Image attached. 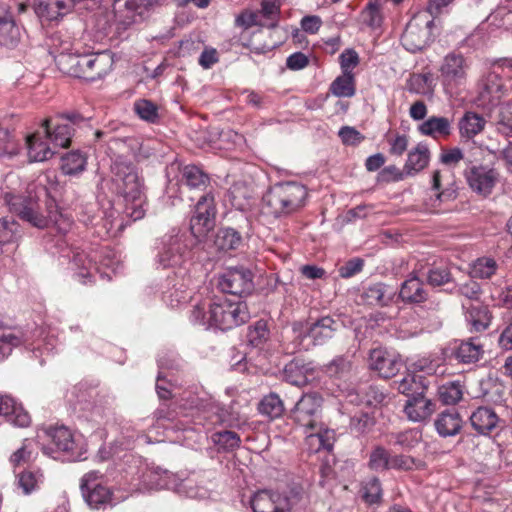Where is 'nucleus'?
Here are the masks:
<instances>
[{"instance_id":"nucleus-1","label":"nucleus","mask_w":512,"mask_h":512,"mask_svg":"<svg viewBox=\"0 0 512 512\" xmlns=\"http://www.w3.org/2000/svg\"><path fill=\"white\" fill-rule=\"evenodd\" d=\"M112 181L125 199V213L133 221L146 213L143 181L136 167L125 157L116 156L111 164Z\"/></svg>"},{"instance_id":"nucleus-2","label":"nucleus","mask_w":512,"mask_h":512,"mask_svg":"<svg viewBox=\"0 0 512 512\" xmlns=\"http://www.w3.org/2000/svg\"><path fill=\"white\" fill-rule=\"evenodd\" d=\"M4 200L11 213L34 227L43 229L53 225L60 232L65 233L71 226L70 219L64 216L53 202L46 205L47 213L44 214L39 197L32 195L30 191L27 196L5 193Z\"/></svg>"},{"instance_id":"nucleus-3","label":"nucleus","mask_w":512,"mask_h":512,"mask_svg":"<svg viewBox=\"0 0 512 512\" xmlns=\"http://www.w3.org/2000/svg\"><path fill=\"white\" fill-rule=\"evenodd\" d=\"M307 190L297 182H284L274 185L263 197L269 213L278 217L292 213L304 205Z\"/></svg>"},{"instance_id":"nucleus-4","label":"nucleus","mask_w":512,"mask_h":512,"mask_svg":"<svg viewBox=\"0 0 512 512\" xmlns=\"http://www.w3.org/2000/svg\"><path fill=\"white\" fill-rule=\"evenodd\" d=\"M164 0H114L112 4L113 22L118 35L143 23L151 11Z\"/></svg>"},{"instance_id":"nucleus-5","label":"nucleus","mask_w":512,"mask_h":512,"mask_svg":"<svg viewBox=\"0 0 512 512\" xmlns=\"http://www.w3.org/2000/svg\"><path fill=\"white\" fill-rule=\"evenodd\" d=\"M209 319L211 326L224 331L246 323L250 313L246 302L218 297L209 302Z\"/></svg>"},{"instance_id":"nucleus-6","label":"nucleus","mask_w":512,"mask_h":512,"mask_svg":"<svg viewBox=\"0 0 512 512\" xmlns=\"http://www.w3.org/2000/svg\"><path fill=\"white\" fill-rule=\"evenodd\" d=\"M87 122V118L72 112L61 114L55 119H45L41 128L55 149L66 148L71 143L75 127H82Z\"/></svg>"},{"instance_id":"nucleus-7","label":"nucleus","mask_w":512,"mask_h":512,"mask_svg":"<svg viewBox=\"0 0 512 512\" xmlns=\"http://www.w3.org/2000/svg\"><path fill=\"white\" fill-rule=\"evenodd\" d=\"M471 62L460 52H450L442 60L439 72L445 92L452 94L467 81Z\"/></svg>"},{"instance_id":"nucleus-8","label":"nucleus","mask_w":512,"mask_h":512,"mask_svg":"<svg viewBox=\"0 0 512 512\" xmlns=\"http://www.w3.org/2000/svg\"><path fill=\"white\" fill-rule=\"evenodd\" d=\"M507 92L502 73L493 64L492 69L484 74L478 82L476 103L486 109L497 106Z\"/></svg>"},{"instance_id":"nucleus-9","label":"nucleus","mask_w":512,"mask_h":512,"mask_svg":"<svg viewBox=\"0 0 512 512\" xmlns=\"http://www.w3.org/2000/svg\"><path fill=\"white\" fill-rule=\"evenodd\" d=\"M453 174L449 170H436L432 174L429 197L425 201L427 209L438 213L441 205L452 201L457 196Z\"/></svg>"},{"instance_id":"nucleus-10","label":"nucleus","mask_w":512,"mask_h":512,"mask_svg":"<svg viewBox=\"0 0 512 512\" xmlns=\"http://www.w3.org/2000/svg\"><path fill=\"white\" fill-rule=\"evenodd\" d=\"M188 254L186 236L173 229L162 237L156 261L162 268L176 267L185 262Z\"/></svg>"},{"instance_id":"nucleus-11","label":"nucleus","mask_w":512,"mask_h":512,"mask_svg":"<svg viewBox=\"0 0 512 512\" xmlns=\"http://www.w3.org/2000/svg\"><path fill=\"white\" fill-rule=\"evenodd\" d=\"M299 501L298 493L290 492V495H286L263 489L254 493L250 504L253 512H291Z\"/></svg>"},{"instance_id":"nucleus-12","label":"nucleus","mask_w":512,"mask_h":512,"mask_svg":"<svg viewBox=\"0 0 512 512\" xmlns=\"http://www.w3.org/2000/svg\"><path fill=\"white\" fill-rule=\"evenodd\" d=\"M113 55L109 51L96 53L82 52L80 56L79 73L76 78L86 81H95L106 76L113 67Z\"/></svg>"},{"instance_id":"nucleus-13","label":"nucleus","mask_w":512,"mask_h":512,"mask_svg":"<svg viewBox=\"0 0 512 512\" xmlns=\"http://www.w3.org/2000/svg\"><path fill=\"white\" fill-rule=\"evenodd\" d=\"M322 397L316 393L304 394L296 403L292 417L304 429L313 430L321 424Z\"/></svg>"},{"instance_id":"nucleus-14","label":"nucleus","mask_w":512,"mask_h":512,"mask_svg":"<svg viewBox=\"0 0 512 512\" xmlns=\"http://www.w3.org/2000/svg\"><path fill=\"white\" fill-rule=\"evenodd\" d=\"M218 287L233 296L250 294L254 288L252 272L244 267L229 268L220 276Z\"/></svg>"},{"instance_id":"nucleus-15","label":"nucleus","mask_w":512,"mask_h":512,"mask_svg":"<svg viewBox=\"0 0 512 512\" xmlns=\"http://www.w3.org/2000/svg\"><path fill=\"white\" fill-rule=\"evenodd\" d=\"M433 21L424 19L421 16L411 19L402 34L401 43L403 47L412 53L425 48L431 36Z\"/></svg>"},{"instance_id":"nucleus-16","label":"nucleus","mask_w":512,"mask_h":512,"mask_svg":"<svg viewBox=\"0 0 512 512\" xmlns=\"http://www.w3.org/2000/svg\"><path fill=\"white\" fill-rule=\"evenodd\" d=\"M216 208L211 193L202 195L196 203L195 212L190 220V229L196 238L203 237L214 227Z\"/></svg>"},{"instance_id":"nucleus-17","label":"nucleus","mask_w":512,"mask_h":512,"mask_svg":"<svg viewBox=\"0 0 512 512\" xmlns=\"http://www.w3.org/2000/svg\"><path fill=\"white\" fill-rule=\"evenodd\" d=\"M337 321L330 316H324L315 322L307 324L305 328L302 324H295L293 330L298 337L310 338L313 345H322L334 336L337 330Z\"/></svg>"},{"instance_id":"nucleus-18","label":"nucleus","mask_w":512,"mask_h":512,"mask_svg":"<svg viewBox=\"0 0 512 512\" xmlns=\"http://www.w3.org/2000/svg\"><path fill=\"white\" fill-rule=\"evenodd\" d=\"M96 473H87L81 484L82 494L86 503L92 509H105L115 504L111 490L100 484L95 483Z\"/></svg>"},{"instance_id":"nucleus-19","label":"nucleus","mask_w":512,"mask_h":512,"mask_svg":"<svg viewBox=\"0 0 512 512\" xmlns=\"http://www.w3.org/2000/svg\"><path fill=\"white\" fill-rule=\"evenodd\" d=\"M369 368L376 371L383 378L395 376L403 366L401 357L385 348H375L369 353Z\"/></svg>"},{"instance_id":"nucleus-20","label":"nucleus","mask_w":512,"mask_h":512,"mask_svg":"<svg viewBox=\"0 0 512 512\" xmlns=\"http://www.w3.org/2000/svg\"><path fill=\"white\" fill-rule=\"evenodd\" d=\"M470 188L478 194L489 195L497 181V172L483 165H473L465 171Z\"/></svg>"},{"instance_id":"nucleus-21","label":"nucleus","mask_w":512,"mask_h":512,"mask_svg":"<svg viewBox=\"0 0 512 512\" xmlns=\"http://www.w3.org/2000/svg\"><path fill=\"white\" fill-rule=\"evenodd\" d=\"M77 0H35V13L42 21H59L74 7Z\"/></svg>"},{"instance_id":"nucleus-22","label":"nucleus","mask_w":512,"mask_h":512,"mask_svg":"<svg viewBox=\"0 0 512 512\" xmlns=\"http://www.w3.org/2000/svg\"><path fill=\"white\" fill-rule=\"evenodd\" d=\"M166 482L160 483L162 486H169L181 496L192 499H204L209 496V491L203 486L198 485L193 478H180L177 474H167Z\"/></svg>"},{"instance_id":"nucleus-23","label":"nucleus","mask_w":512,"mask_h":512,"mask_svg":"<svg viewBox=\"0 0 512 512\" xmlns=\"http://www.w3.org/2000/svg\"><path fill=\"white\" fill-rule=\"evenodd\" d=\"M26 147L31 162H43L50 159L55 153V148L45 136L43 129L27 136Z\"/></svg>"},{"instance_id":"nucleus-24","label":"nucleus","mask_w":512,"mask_h":512,"mask_svg":"<svg viewBox=\"0 0 512 512\" xmlns=\"http://www.w3.org/2000/svg\"><path fill=\"white\" fill-rule=\"evenodd\" d=\"M20 28L16 25L9 6L0 3V44L12 48L20 41Z\"/></svg>"},{"instance_id":"nucleus-25","label":"nucleus","mask_w":512,"mask_h":512,"mask_svg":"<svg viewBox=\"0 0 512 512\" xmlns=\"http://www.w3.org/2000/svg\"><path fill=\"white\" fill-rule=\"evenodd\" d=\"M470 422L477 433L489 435L498 428L500 418L492 408L481 406L472 412Z\"/></svg>"},{"instance_id":"nucleus-26","label":"nucleus","mask_w":512,"mask_h":512,"mask_svg":"<svg viewBox=\"0 0 512 512\" xmlns=\"http://www.w3.org/2000/svg\"><path fill=\"white\" fill-rule=\"evenodd\" d=\"M463 420L455 409H447L441 412L434 421L437 433L441 437H452L460 433L463 427Z\"/></svg>"},{"instance_id":"nucleus-27","label":"nucleus","mask_w":512,"mask_h":512,"mask_svg":"<svg viewBox=\"0 0 512 512\" xmlns=\"http://www.w3.org/2000/svg\"><path fill=\"white\" fill-rule=\"evenodd\" d=\"M483 354V345L477 337L460 341L453 351L455 359L463 364L476 363L482 358Z\"/></svg>"},{"instance_id":"nucleus-28","label":"nucleus","mask_w":512,"mask_h":512,"mask_svg":"<svg viewBox=\"0 0 512 512\" xmlns=\"http://www.w3.org/2000/svg\"><path fill=\"white\" fill-rule=\"evenodd\" d=\"M0 416L19 427H27L31 422L29 414L21 405H18L12 397L1 394Z\"/></svg>"},{"instance_id":"nucleus-29","label":"nucleus","mask_w":512,"mask_h":512,"mask_svg":"<svg viewBox=\"0 0 512 512\" xmlns=\"http://www.w3.org/2000/svg\"><path fill=\"white\" fill-rule=\"evenodd\" d=\"M305 444L311 453H317L320 450H331L335 440V433L332 430L324 429L319 425L313 430L305 429Z\"/></svg>"},{"instance_id":"nucleus-30","label":"nucleus","mask_w":512,"mask_h":512,"mask_svg":"<svg viewBox=\"0 0 512 512\" xmlns=\"http://www.w3.org/2000/svg\"><path fill=\"white\" fill-rule=\"evenodd\" d=\"M462 308L466 311V320L471 324L474 331L480 332L488 328L491 315L486 305L481 302H463Z\"/></svg>"},{"instance_id":"nucleus-31","label":"nucleus","mask_w":512,"mask_h":512,"mask_svg":"<svg viewBox=\"0 0 512 512\" xmlns=\"http://www.w3.org/2000/svg\"><path fill=\"white\" fill-rule=\"evenodd\" d=\"M399 298L409 304H420L427 300L428 292L424 283L416 276H412L401 284Z\"/></svg>"},{"instance_id":"nucleus-32","label":"nucleus","mask_w":512,"mask_h":512,"mask_svg":"<svg viewBox=\"0 0 512 512\" xmlns=\"http://www.w3.org/2000/svg\"><path fill=\"white\" fill-rule=\"evenodd\" d=\"M396 295V291L383 283H375L363 292V299L368 305L384 307L389 305Z\"/></svg>"},{"instance_id":"nucleus-33","label":"nucleus","mask_w":512,"mask_h":512,"mask_svg":"<svg viewBox=\"0 0 512 512\" xmlns=\"http://www.w3.org/2000/svg\"><path fill=\"white\" fill-rule=\"evenodd\" d=\"M422 135L432 137L433 139L446 138L452 132L451 121L446 117L432 116L423 121L419 127Z\"/></svg>"},{"instance_id":"nucleus-34","label":"nucleus","mask_w":512,"mask_h":512,"mask_svg":"<svg viewBox=\"0 0 512 512\" xmlns=\"http://www.w3.org/2000/svg\"><path fill=\"white\" fill-rule=\"evenodd\" d=\"M430 160V151L426 144L419 143L408 153L404 171L407 175H415L425 169Z\"/></svg>"},{"instance_id":"nucleus-35","label":"nucleus","mask_w":512,"mask_h":512,"mask_svg":"<svg viewBox=\"0 0 512 512\" xmlns=\"http://www.w3.org/2000/svg\"><path fill=\"white\" fill-rule=\"evenodd\" d=\"M24 341L20 330L4 325L0 319V361L8 357L12 349Z\"/></svg>"},{"instance_id":"nucleus-36","label":"nucleus","mask_w":512,"mask_h":512,"mask_svg":"<svg viewBox=\"0 0 512 512\" xmlns=\"http://www.w3.org/2000/svg\"><path fill=\"white\" fill-rule=\"evenodd\" d=\"M433 409L432 402L421 394L410 398L405 405L404 411L410 420L419 422L429 417Z\"/></svg>"},{"instance_id":"nucleus-37","label":"nucleus","mask_w":512,"mask_h":512,"mask_svg":"<svg viewBox=\"0 0 512 512\" xmlns=\"http://www.w3.org/2000/svg\"><path fill=\"white\" fill-rule=\"evenodd\" d=\"M49 53L55 58V55L67 54L80 47V42L75 41L68 31H57L53 33L47 43Z\"/></svg>"},{"instance_id":"nucleus-38","label":"nucleus","mask_w":512,"mask_h":512,"mask_svg":"<svg viewBox=\"0 0 512 512\" xmlns=\"http://www.w3.org/2000/svg\"><path fill=\"white\" fill-rule=\"evenodd\" d=\"M47 434L59 451L71 453L72 458H75L76 440L68 428L64 426L51 428Z\"/></svg>"},{"instance_id":"nucleus-39","label":"nucleus","mask_w":512,"mask_h":512,"mask_svg":"<svg viewBox=\"0 0 512 512\" xmlns=\"http://www.w3.org/2000/svg\"><path fill=\"white\" fill-rule=\"evenodd\" d=\"M203 418L206 422L202 423L201 420H199L198 423L202 424L203 426H207V428L215 425L231 426L233 422L232 415L229 413V411L219 403L214 402L207 405Z\"/></svg>"},{"instance_id":"nucleus-40","label":"nucleus","mask_w":512,"mask_h":512,"mask_svg":"<svg viewBox=\"0 0 512 512\" xmlns=\"http://www.w3.org/2000/svg\"><path fill=\"white\" fill-rule=\"evenodd\" d=\"M486 120L475 112H466L459 121V133L462 138L472 139L481 133Z\"/></svg>"},{"instance_id":"nucleus-41","label":"nucleus","mask_w":512,"mask_h":512,"mask_svg":"<svg viewBox=\"0 0 512 512\" xmlns=\"http://www.w3.org/2000/svg\"><path fill=\"white\" fill-rule=\"evenodd\" d=\"M228 197L233 207L244 211L250 206L253 190L245 182H235L228 191Z\"/></svg>"},{"instance_id":"nucleus-42","label":"nucleus","mask_w":512,"mask_h":512,"mask_svg":"<svg viewBox=\"0 0 512 512\" xmlns=\"http://www.w3.org/2000/svg\"><path fill=\"white\" fill-rule=\"evenodd\" d=\"M214 244L220 251L237 250L242 245V236L233 228H221L215 236Z\"/></svg>"},{"instance_id":"nucleus-43","label":"nucleus","mask_w":512,"mask_h":512,"mask_svg":"<svg viewBox=\"0 0 512 512\" xmlns=\"http://www.w3.org/2000/svg\"><path fill=\"white\" fill-rule=\"evenodd\" d=\"M82 52L80 47H75V50L62 55H55V63L58 69L69 76L75 77L79 73L80 56Z\"/></svg>"},{"instance_id":"nucleus-44","label":"nucleus","mask_w":512,"mask_h":512,"mask_svg":"<svg viewBox=\"0 0 512 512\" xmlns=\"http://www.w3.org/2000/svg\"><path fill=\"white\" fill-rule=\"evenodd\" d=\"M259 412L271 419L280 417L284 412V404L276 393H269L259 403Z\"/></svg>"},{"instance_id":"nucleus-45","label":"nucleus","mask_w":512,"mask_h":512,"mask_svg":"<svg viewBox=\"0 0 512 512\" xmlns=\"http://www.w3.org/2000/svg\"><path fill=\"white\" fill-rule=\"evenodd\" d=\"M182 180L191 189L205 188L209 183L208 175L195 165H187L182 169Z\"/></svg>"},{"instance_id":"nucleus-46","label":"nucleus","mask_w":512,"mask_h":512,"mask_svg":"<svg viewBox=\"0 0 512 512\" xmlns=\"http://www.w3.org/2000/svg\"><path fill=\"white\" fill-rule=\"evenodd\" d=\"M61 169L64 174L74 175L81 173L86 166V157L80 151H72L61 158Z\"/></svg>"},{"instance_id":"nucleus-47","label":"nucleus","mask_w":512,"mask_h":512,"mask_svg":"<svg viewBox=\"0 0 512 512\" xmlns=\"http://www.w3.org/2000/svg\"><path fill=\"white\" fill-rule=\"evenodd\" d=\"M330 91L337 97H352L355 94L354 75L342 72L331 84Z\"/></svg>"},{"instance_id":"nucleus-48","label":"nucleus","mask_w":512,"mask_h":512,"mask_svg":"<svg viewBox=\"0 0 512 512\" xmlns=\"http://www.w3.org/2000/svg\"><path fill=\"white\" fill-rule=\"evenodd\" d=\"M307 369L297 361H291L285 365L283 370L284 379L292 385L301 387L308 383Z\"/></svg>"},{"instance_id":"nucleus-49","label":"nucleus","mask_w":512,"mask_h":512,"mask_svg":"<svg viewBox=\"0 0 512 512\" xmlns=\"http://www.w3.org/2000/svg\"><path fill=\"white\" fill-rule=\"evenodd\" d=\"M439 399L446 405L458 403L463 396V389L460 381H451L438 388Z\"/></svg>"},{"instance_id":"nucleus-50","label":"nucleus","mask_w":512,"mask_h":512,"mask_svg":"<svg viewBox=\"0 0 512 512\" xmlns=\"http://www.w3.org/2000/svg\"><path fill=\"white\" fill-rule=\"evenodd\" d=\"M262 19V27L274 28L278 24L280 5L275 1L263 0L261 9L257 11Z\"/></svg>"},{"instance_id":"nucleus-51","label":"nucleus","mask_w":512,"mask_h":512,"mask_svg":"<svg viewBox=\"0 0 512 512\" xmlns=\"http://www.w3.org/2000/svg\"><path fill=\"white\" fill-rule=\"evenodd\" d=\"M392 455L382 446H376L372 449L368 461V467L376 472L390 470Z\"/></svg>"},{"instance_id":"nucleus-52","label":"nucleus","mask_w":512,"mask_h":512,"mask_svg":"<svg viewBox=\"0 0 512 512\" xmlns=\"http://www.w3.org/2000/svg\"><path fill=\"white\" fill-rule=\"evenodd\" d=\"M395 388L406 396L414 397L423 394L425 387L414 374H407L400 381L394 382Z\"/></svg>"},{"instance_id":"nucleus-53","label":"nucleus","mask_w":512,"mask_h":512,"mask_svg":"<svg viewBox=\"0 0 512 512\" xmlns=\"http://www.w3.org/2000/svg\"><path fill=\"white\" fill-rule=\"evenodd\" d=\"M42 482L43 474L40 470H26L20 473L18 476V485L26 495L38 489Z\"/></svg>"},{"instance_id":"nucleus-54","label":"nucleus","mask_w":512,"mask_h":512,"mask_svg":"<svg viewBox=\"0 0 512 512\" xmlns=\"http://www.w3.org/2000/svg\"><path fill=\"white\" fill-rule=\"evenodd\" d=\"M362 498L369 504H378L382 499V487L377 477H372L362 484Z\"/></svg>"},{"instance_id":"nucleus-55","label":"nucleus","mask_w":512,"mask_h":512,"mask_svg":"<svg viewBox=\"0 0 512 512\" xmlns=\"http://www.w3.org/2000/svg\"><path fill=\"white\" fill-rule=\"evenodd\" d=\"M497 263L493 258L482 257L477 259L471 267V277L486 279L495 274Z\"/></svg>"},{"instance_id":"nucleus-56","label":"nucleus","mask_w":512,"mask_h":512,"mask_svg":"<svg viewBox=\"0 0 512 512\" xmlns=\"http://www.w3.org/2000/svg\"><path fill=\"white\" fill-rule=\"evenodd\" d=\"M134 111L140 119L156 123L159 119L158 106L147 99H140L134 103Z\"/></svg>"},{"instance_id":"nucleus-57","label":"nucleus","mask_w":512,"mask_h":512,"mask_svg":"<svg viewBox=\"0 0 512 512\" xmlns=\"http://www.w3.org/2000/svg\"><path fill=\"white\" fill-rule=\"evenodd\" d=\"M430 74H412L406 83L409 92L426 95L432 91Z\"/></svg>"},{"instance_id":"nucleus-58","label":"nucleus","mask_w":512,"mask_h":512,"mask_svg":"<svg viewBox=\"0 0 512 512\" xmlns=\"http://www.w3.org/2000/svg\"><path fill=\"white\" fill-rule=\"evenodd\" d=\"M362 21L372 29L379 28L382 24L381 5L378 1H369L361 12Z\"/></svg>"},{"instance_id":"nucleus-59","label":"nucleus","mask_w":512,"mask_h":512,"mask_svg":"<svg viewBox=\"0 0 512 512\" xmlns=\"http://www.w3.org/2000/svg\"><path fill=\"white\" fill-rule=\"evenodd\" d=\"M211 439L220 448L231 451L240 445V437L234 431L223 430L212 434Z\"/></svg>"},{"instance_id":"nucleus-60","label":"nucleus","mask_w":512,"mask_h":512,"mask_svg":"<svg viewBox=\"0 0 512 512\" xmlns=\"http://www.w3.org/2000/svg\"><path fill=\"white\" fill-rule=\"evenodd\" d=\"M20 237L19 224L8 218L0 219V245L12 243Z\"/></svg>"},{"instance_id":"nucleus-61","label":"nucleus","mask_w":512,"mask_h":512,"mask_svg":"<svg viewBox=\"0 0 512 512\" xmlns=\"http://www.w3.org/2000/svg\"><path fill=\"white\" fill-rule=\"evenodd\" d=\"M72 264L78 269L76 275L81 279L91 277V271L95 268L92 260L87 256L84 251L75 252L72 259Z\"/></svg>"},{"instance_id":"nucleus-62","label":"nucleus","mask_w":512,"mask_h":512,"mask_svg":"<svg viewBox=\"0 0 512 512\" xmlns=\"http://www.w3.org/2000/svg\"><path fill=\"white\" fill-rule=\"evenodd\" d=\"M352 369V363L344 356L335 357L327 366L326 371L330 376L342 378L347 376Z\"/></svg>"},{"instance_id":"nucleus-63","label":"nucleus","mask_w":512,"mask_h":512,"mask_svg":"<svg viewBox=\"0 0 512 512\" xmlns=\"http://www.w3.org/2000/svg\"><path fill=\"white\" fill-rule=\"evenodd\" d=\"M374 425V419L368 414L360 412L351 417L350 429L356 434L368 432Z\"/></svg>"},{"instance_id":"nucleus-64","label":"nucleus","mask_w":512,"mask_h":512,"mask_svg":"<svg viewBox=\"0 0 512 512\" xmlns=\"http://www.w3.org/2000/svg\"><path fill=\"white\" fill-rule=\"evenodd\" d=\"M498 130L506 135L512 133V102H508L500 107Z\"/></svg>"}]
</instances>
